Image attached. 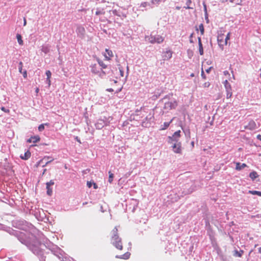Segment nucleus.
<instances>
[{"label":"nucleus","instance_id":"nucleus-1","mask_svg":"<svg viewBox=\"0 0 261 261\" xmlns=\"http://www.w3.org/2000/svg\"><path fill=\"white\" fill-rule=\"evenodd\" d=\"M7 231L10 235L15 237L22 244L27 246L34 254L39 256L40 261H45L44 248L50 250L60 259H62V261L67 260L66 257H63L64 251L46 238L43 240V243H41L36 238L32 243H30L28 235L23 232L14 230L11 228H9Z\"/></svg>","mask_w":261,"mask_h":261},{"label":"nucleus","instance_id":"nucleus-2","mask_svg":"<svg viewBox=\"0 0 261 261\" xmlns=\"http://www.w3.org/2000/svg\"><path fill=\"white\" fill-rule=\"evenodd\" d=\"M111 243L118 249L122 250L123 246L121 239L118 235V229L115 227L112 231Z\"/></svg>","mask_w":261,"mask_h":261},{"label":"nucleus","instance_id":"nucleus-3","mask_svg":"<svg viewBox=\"0 0 261 261\" xmlns=\"http://www.w3.org/2000/svg\"><path fill=\"white\" fill-rule=\"evenodd\" d=\"M13 226L19 229L25 231L33 227V225L24 220H16L13 222Z\"/></svg>","mask_w":261,"mask_h":261},{"label":"nucleus","instance_id":"nucleus-4","mask_svg":"<svg viewBox=\"0 0 261 261\" xmlns=\"http://www.w3.org/2000/svg\"><path fill=\"white\" fill-rule=\"evenodd\" d=\"M145 39L152 44H160L163 42L164 38L160 35H153L152 33L150 36H146Z\"/></svg>","mask_w":261,"mask_h":261},{"label":"nucleus","instance_id":"nucleus-5","mask_svg":"<svg viewBox=\"0 0 261 261\" xmlns=\"http://www.w3.org/2000/svg\"><path fill=\"white\" fill-rule=\"evenodd\" d=\"M54 160V159L50 156H45L42 159L39 160L36 164V166L39 167L41 166L42 167H44L49 163H51Z\"/></svg>","mask_w":261,"mask_h":261},{"label":"nucleus","instance_id":"nucleus-6","mask_svg":"<svg viewBox=\"0 0 261 261\" xmlns=\"http://www.w3.org/2000/svg\"><path fill=\"white\" fill-rule=\"evenodd\" d=\"M181 131L178 130L174 133L172 136H169L168 137V143L170 144H173L174 143H180L179 139L181 137L180 135Z\"/></svg>","mask_w":261,"mask_h":261},{"label":"nucleus","instance_id":"nucleus-7","mask_svg":"<svg viewBox=\"0 0 261 261\" xmlns=\"http://www.w3.org/2000/svg\"><path fill=\"white\" fill-rule=\"evenodd\" d=\"M177 106V102L175 99H173L170 101H166L163 107L164 110L169 111L175 109Z\"/></svg>","mask_w":261,"mask_h":261},{"label":"nucleus","instance_id":"nucleus-8","mask_svg":"<svg viewBox=\"0 0 261 261\" xmlns=\"http://www.w3.org/2000/svg\"><path fill=\"white\" fill-rule=\"evenodd\" d=\"M106 117H105V119H98L97 122L95 124L96 128L97 129H101L105 125H107L108 124V122L106 120Z\"/></svg>","mask_w":261,"mask_h":261},{"label":"nucleus","instance_id":"nucleus-9","mask_svg":"<svg viewBox=\"0 0 261 261\" xmlns=\"http://www.w3.org/2000/svg\"><path fill=\"white\" fill-rule=\"evenodd\" d=\"M195 187L194 186H190L188 184L185 185L182 193L185 195L191 194L195 190Z\"/></svg>","mask_w":261,"mask_h":261},{"label":"nucleus","instance_id":"nucleus-10","mask_svg":"<svg viewBox=\"0 0 261 261\" xmlns=\"http://www.w3.org/2000/svg\"><path fill=\"white\" fill-rule=\"evenodd\" d=\"M85 32V28L82 26H78L76 29V33L77 36L81 38H84Z\"/></svg>","mask_w":261,"mask_h":261},{"label":"nucleus","instance_id":"nucleus-11","mask_svg":"<svg viewBox=\"0 0 261 261\" xmlns=\"http://www.w3.org/2000/svg\"><path fill=\"white\" fill-rule=\"evenodd\" d=\"M172 147L173 148V150L175 153H180L181 151V143H174L172 144Z\"/></svg>","mask_w":261,"mask_h":261},{"label":"nucleus","instance_id":"nucleus-12","mask_svg":"<svg viewBox=\"0 0 261 261\" xmlns=\"http://www.w3.org/2000/svg\"><path fill=\"white\" fill-rule=\"evenodd\" d=\"M172 51L170 50L166 51L163 54L162 58L163 60H168L172 58Z\"/></svg>","mask_w":261,"mask_h":261},{"label":"nucleus","instance_id":"nucleus-13","mask_svg":"<svg viewBox=\"0 0 261 261\" xmlns=\"http://www.w3.org/2000/svg\"><path fill=\"white\" fill-rule=\"evenodd\" d=\"M217 41L220 48L223 50L224 46L225 45L224 43H223V35H219L217 38Z\"/></svg>","mask_w":261,"mask_h":261},{"label":"nucleus","instance_id":"nucleus-14","mask_svg":"<svg viewBox=\"0 0 261 261\" xmlns=\"http://www.w3.org/2000/svg\"><path fill=\"white\" fill-rule=\"evenodd\" d=\"M246 167H247V165L245 163L241 164L240 162H237L235 169L237 171H240Z\"/></svg>","mask_w":261,"mask_h":261},{"label":"nucleus","instance_id":"nucleus-15","mask_svg":"<svg viewBox=\"0 0 261 261\" xmlns=\"http://www.w3.org/2000/svg\"><path fill=\"white\" fill-rule=\"evenodd\" d=\"M31 155V153L30 150H28L25 151L23 155H20V158L23 160H28Z\"/></svg>","mask_w":261,"mask_h":261},{"label":"nucleus","instance_id":"nucleus-16","mask_svg":"<svg viewBox=\"0 0 261 261\" xmlns=\"http://www.w3.org/2000/svg\"><path fill=\"white\" fill-rule=\"evenodd\" d=\"M130 255V253L128 252H127L121 255H116L115 257L117 258H120V259H127L129 258Z\"/></svg>","mask_w":261,"mask_h":261},{"label":"nucleus","instance_id":"nucleus-17","mask_svg":"<svg viewBox=\"0 0 261 261\" xmlns=\"http://www.w3.org/2000/svg\"><path fill=\"white\" fill-rule=\"evenodd\" d=\"M198 46H199V52L200 55H203L204 54L203 45L202 44L201 38L200 37H198Z\"/></svg>","mask_w":261,"mask_h":261},{"label":"nucleus","instance_id":"nucleus-18","mask_svg":"<svg viewBox=\"0 0 261 261\" xmlns=\"http://www.w3.org/2000/svg\"><path fill=\"white\" fill-rule=\"evenodd\" d=\"M106 53H107V54L105 55V57L108 60H109L110 59V57L113 56V52L110 49H106Z\"/></svg>","mask_w":261,"mask_h":261},{"label":"nucleus","instance_id":"nucleus-19","mask_svg":"<svg viewBox=\"0 0 261 261\" xmlns=\"http://www.w3.org/2000/svg\"><path fill=\"white\" fill-rule=\"evenodd\" d=\"M173 119H171L169 122H165L164 123L163 125L161 126L160 130H165L170 125V123L172 122Z\"/></svg>","mask_w":261,"mask_h":261},{"label":"nucleus","instance_id":"nucleus-20","mask_svg":"<svg viewBox=\"0 0 261 261\" xmlns=\"http://www.w3.org/2000/svg\"><path fill=\"white\" fill-rule=\"evenodd\" d=\"M258 175L257 173L255 171H253L249 174V177L252 179V180H254L257 177H258Z\"/></svg>","mask_w":261,"mask_h":261},{"label":"nucleus","instance_id":"nucleus-21","mask_svg":"<svg viewBox=\"0 0 261 261\" xmlns=\"http://www.w3.org/2000/svg\"><path fill=\"white\" fill-rule=\"evenodd\" d=\"M244 253V251L243 250H240L238 251V250H235L234 251V253L233 254V256L235 257H242L243 254Z\"/></svg>","mask_w":261,"mask_h":261},{"label":"nucleus","instance_id":"nucleus-22","mask_svg":"<svg viewBox=\"0 0 261 261\" xmlns=\"http://www.w3.org/2000/svg\"><path fill=\"white\" fill-rule=\"evenodd\" d=\"M91 72L93 73L96 74H98L99 73V70L97 69L96 64H94L91 66Z\"/></svg>","mask_w":261,"mask_h":261},{"label":"nucleus","instance_id":"nucleus-23","mask_svg":"<svg viewBox=\"0 0 261 261\" xmlns=\"http://www.w3.org/2000/svg\"><path fill=\"white\" fill-rule=\"evenodd\" d=\"M16 37L19 44L20 45H22L23 44V41L22 40L21 35L19 34H17Z\"/></svg>","mask_w":261,"mask_h":261},{"label":"nucleus","instance_id":"nucleus-24","mask_svg":"<svg viewBox=\"0 0 261 261\" xmlns=\"http://www.w3.org/2000/svg\"><path fill=\"white\" fill-rule=\"evenodd\" d=\"M199 30V31L200 32L201 35H203L204 34V28L203 24L202 23H201L199 25V28H196V30L197 32H198Z\"/></svg>","mask_w":261,"mask_h":261},{"label":"nucleus","instance_id":"nucleus-25","mask_svg":"<svg viewBox=\"0 0 261 261\" xmlns=\"http://www.w3.org/2000/svg\"><path fill=\"white\" fill-rule=\"evenodd\" d=\"M49 125V124L48 123L41 124L38 126V130L39 132H42L45 128V126H48Z\"/></svg>","mask_w":261,"mask_h":261},{"label":"nucleus","instance_id":"nucleus-26","mask_svg":"<svg viewBox=\"0 0 261 261\" xmlns=\"http://www.w3.org/2000/svg\"><path fill=\"white\" fill-rule=\"evenodd\" d=\"M223 84L226 90L231 89V86L227 80L224 82Z\"/></svg>","mask_w":261,"mask_h":261},{"label":"nucleus","instance_id":"nucleus-27","mask_svg":"<svg viewBox=\"0 0 261 261\" xmlns=\"http://www.w3.org/2000/svg\"><path fill=\"white\" fill-rule=\"evenodd\" d=\"M172 96H173L172 93H170L168 95H166L161 100V101H163L164 100H165L166 99H168V101H170L171 100H172L171 99V97H172Z\"/></svg>","mask_w":261,"mask_h":261},{"label":"nucleus","instance_id":"nucleus-28","mask_svg":"<svg viewBox=\"0 0 261 261\" xmlns=\"http://www.w3.org/2000/svg\"><path fill=\"white\" fill-rule=\"evenodd\" d=\"M32 139H33V143H38L40 141V137L38 135L32 136Z\"/></svg>","mask_w":261,"mask_h":261},{"label":"nucleus","instance_id":"nucleus-29","mask_svg":"<svg viewBox=\"0 0 261 261\" xmlns=\"http://www.w3.org/2000/svg\"><path fill=\"white\" fill-rule=\"evenodd\" d=\"M191 4H192L191 0H187L186 3L187 6H185L184 7V8H185L186 9H193V7H192L190 6V5Z\"/></svg>","mask_w":261,"mask_h":261},{"label":"nucleus","instance_id":"nucleus-30","mask_svg":"<svg viewBox=\"0 0 261 261\" xmlns=\"http://www.w3.org/2000/svg\"><path fill=\"white\" fill-rule=\"evenodd\" d=\"M248 193L261 196V192L258 191H249Z\"/></svg>","mask_w":261,"mask_h":261},{"label":"nucleus","instance_id":"nucleus-31","mask_svg":"<svg viewBox=\"0 0 261 261\" xmlns=\"http://www.w3.org/2000/svg\"><path fill=\"white\" fill-rule=\"evenodd\" d=\"M49 48L47 46H42L41 50L42 52L44 53L45 54H47L49 51Z\"/></svg>","mask_w":261,"mask_h":261},{"label":"nucleus","instance_id":"nucleus-32","mask_svg":"<svg viewBox=\"0 0 261 261\" xmlns=\"http://www.w3.org/2000/svg\"><path fill=\"white\" fill-rule=\"evenodd\" d=\"M101 71H99V73H98L99 74V76L102 78L103 77L104 75H106V74H109V72H107V71L106 70H102V69H101Z\"/></svg>","mask_w":261,"mask_h":261},{"label":"nucleus","instance_id":"nucleus-33","mask_svg":"<svg viewBox=\"0 0 261 261\" xmlns=\"http://www.w3.org/2000/svg\"><path fill=\"white\" fill-rule=\"evenodd\" d=\"M151 125V123L150 122H146L144 120H143L142 122V124L141 125L143 126V127H149Z\"/></svg>","mask_w":261,"mask_h":261},{"label":"nucleus","instance_id":"nucleus-34","mask_svg":"<svg viewBox=\"0 0 261 261\" xmlns=\"http://www.w3.org/2000/svg\"><path fill=\"white\" fill-rule=\"evenodd\" d=\"M109 180H108V181L111 184L113 180V178H114V174L113 173H112L111 171H109Z\"/></svg>","mask_w":261,"mask_h":261},{"label":"nucleus","instance_id":"nucleus-35","mask_svg":"<svg viewBox=\"0 0 261 261\" xmlns=\"http://www.w3.org/2000/svg\"><path fill=\"white\" fill-rule=\"evenodd\" d=\"M184 132L185 133V136L186 137L190 138V129H187L186 130H184L183 128H182Z\"/></svg>","mask_w":261,"mask_h":261},{"label":"nucleus","instance_id":"nucleus-36","mask_svg":"<svg viewBox=\"0 0 261 261\" xmlns=\"http://www.w3.org/2000/svg\"><path fill=\"white\" fill-rule=\"evenodd\" d=\"M153 118V116L152 115H151L150 114H149V115L147 116L143 120H144L146 122H150L151 120Z\"/></svg>","mask_w":261,"mask_h":261},{"label":"nucleus","instance_id":"nucleus-37","mask_svg":"<svg viewBox=\"0 0 261 261\" xmlns=\"http://www.w3.org/2000/svg\"><path fill=\"white\" fill-rule=\"evenodd\" d=\"M232 91V89L226 90L227 98H229L231 97V96H232V91Z\"/></svg>","mask_w":261,"mask_h":261},{"label":"nucleus","instance_id":"nucleus-38","mask_svg":"<svg viewBox=\"0 0 261 261\" xmlns=\"http://www.w3.org/2000/svg\"><path fill=\"white\" fill-rule=\"evenodd\" d=\"M230 33H228L226 37H225V41H224V44L225 45H226L227 44V42H228V40H229L230 39Z\"/></svg>","mask_w":261,"mask_h":261},{"label":"nucleus","instance_id":"nucleus-39","mask_svg":"<svg viewBox=\"0 0 261 261\" xmlns=\"http://www.w3.org/2000/svg\"><path fill=\"white\" fill-rule=\"evenodd\" d=\"M230 2L233 3L236 5H241L242 0H229Z\"/></svg>","mask_w":261,"mask_h":261},{"label":"nucleus","instance_id":"nucleus-40","mask_svg":"<svg viewBox=\"0 0 261 261\" xmlns=\"http://www.w3.org/2000/svg\"><path fill=\"white\" fill-rule=\"evenodd\" d=\"M22 67H23V63L22 62H19V64H18V70H19V72H22L23 70L22 69Z\"/></svg>","mask_w":261,"mask_h":261},{"label":"nucleus","instance_id":"nucleus-41","mask_svg":"<svg viewBox=\"0 0 261 261\" xmlns=\"http://www.w3.org/2000/svg\"><path fill=\"white\" fill-rule=\"evenodd\" d=\"M118 66H119L118 68L119 70L120 76L123 77L124 76V71H123V68L120 65H119Z\"/></svg>","mask_w":261,"mask_h":261},{"label":"nucleus","instance_id":"nucleus-42","mask_svg":"<svg viewBox=\"0 0 261 261\" xmlns=\"http://www.w3.org/2000/svg\"><path fill=\"white\" fill-rule=\"evenodd\" d=\"M46 189H47V191H46L47 194L49 196L51 195V194L53 193L52 189L50 187L46 188Z\"/></svg>","mask_w":261,"mask_h":261},{"label":"nucleus","instance_id":"nucleus-43","mask_svg":"<svg viewBox=\"0 0 261 261\" xmlns=\"http://www.w3.org/2000/svg\"><path fill=\"white\" fill-rule=\"evenodd\" d=\"M99 66L101 67V69H106L107 68V66L102 61L101 63H99Z\"/></svg>","mask_w":261,"mask_h":261},{"label":"nucleus","instance_id":"nucleus-44","mask_svg":"<svg viewBox=\"0 0 261 261\" xmlns=\"http://www.w3.org/2000/svg\"><path fill=\"white\" fill-rule=\"evenodd\" d=\"M54 185V181L53 180H50L49 182H48L46 184V188L50 187V186H52Z\"/></svg>","mask_w":261,"mask_h":261},{"label":"nucleus","instance_id":"nucleus-45","mask_svg":"<svg viewBox=\"0 0 261 261\" xmlns=\"http://www.w3.org/2000/svg\"><path fill=\"white\" fill-rule=\"evenodd\" d=\"M45 74L47 76V79H50L51 77V72H50V70H47L45 72Z\"/></svg>","mask_w":261,"mask_h":261},{"label":"nucleus","instance_id":"nucleus-46","mask_svg":"<svg viewBox=\"0 0 261 261\" xmlns=\"http://www.w3.org/2000/svg\"><path fill=\"white\" fill-rule=\"evenodd\" d=\"M249 126L250 127V129L254 128L255 126V122L253 121H250L249 122Z\"/></svg>","mask_w":261,"mask_h":261},{"label":"nucleus","instance_id":"nucleus-47","mask_svg":"<svg viewBox=\"0 0 261 261\" xmlns=\"http://www.w3.org/2000/svg\"><path fill=\"white\" fill-rule=\"evenodd\" d=\"M1 109L2 111H3V112H4L5 113H9V112H10V110L9 109H6L4 107H2Z\"/></svg>","mask_w":261,"mask_h":261},{"label":"nucleus","instance_id":"nucleus-48","mask_svg":"<svg viewBox=\"0 0 261 261\" xmlns=\"http://www.w3.org/2000/svg\"><path fill=\"white\" fill-rule=\"evenodd\" d=\"M92 182H94V181H88L87 182V186L88 188H91L92 185H93V184Z\"/></svg>","mask_w":261,"mask_h":261},{"label":"nucleus","instance_id":"nucleus-49","mask_svg":"<svg viewBox=\"0 0 261 261\" xmlns=\"http://www.w3.org/2000/svg\"><path fill=\"white\" fill-rule=\"evenodd\" d=\"M20 73L22 74L24 78H26L27 77V71L26 70H24L22 71V72Z\"/></svg>","mask_w":261,"mask_h":261},{"label":"nucleus","instance_id":"nucleus-50","mask_svg":"<svg viewBox=\"0 0 261 261\" xmlns=\"http://www.w3.org/2000/svg\"><path fill=\"white\" fill-rule=\"evenodd\" d=\"M201 77H202V79H203L204 80L206 79V77L205 74H204V72L202 68V70H201Z\"/></svg>","mask_w":261,"mask_h":261},{"label":"nucleus","instance_id":"nucleus-51","mask_svg":"<svg viewBox=\"0 0 261 261\" xmlns=\"http://www.w3.org/2000/svg\"><path fill=\"white\" fill-rule=\"evenodd\" d=\"M203 5L204 14H208L206 4L204 3H203Z\"/></svg>","mask_w":261,"mask_h":261},{"label":"nucleus","instance_id":"nucleus-52","mask_svg":"<svg viewBox=\"0 0 261 261\" xmlns=\"http://www.w3.org/2000/svg\"><path fill=\"white\" fill-rule=\"evenodd\" d=\"M45 82H46V84H47L48 85V87H49L50 86L51 81H50V79L46 78Z\"/></svg>","mask_w":261,"mask_h":261},{"label":"nucleus","instance_id":"nucleus-53","mask_svg":"<svg viewBox=\"0 0 261 261\" xmlns=\"http://www.w3.org/2000/svg\"><path fill=\"white\" fill-rule=\"evenodd\" d=\"M204 17H205V19L206 21V23H208L209 22V19H208V14H204Z\"/></svg>","mask_w":261,"mask_h":261},{"label":"nucleus","instance_id":"nucleus-54","mask_svg":"<svg viewBox=\"0 0 261 261\" xmlns=\"http://www.w3.org/2000/svg\"><path fill=\"white\" fill-rule=\"evenodd\" d=\"M161 0H152L151 3L153 4H159Z\"/></svg>","mask_w":261,"mask_h":261},{"label":"nucleus","instance_id":"nucleus-55","mask_svg":"<svg viewBox=\"0 0 261 261\" xmlns=\"http://www.w3.org/2000/svg\"><path fill=\"white\" fill-rule=\"evenodd\" d=\"M194 33H192L190 36V42L192 43H193V40L192 39Z\"/></svg>","mask_w":261,"mask_h":261},{"label":"nucleus","instance_id":"nucleus-56","mask_svg":"<svg viewBox=\"0 0 261 261\" xmlns=\"http://www.w3.org/2000/svg\"><path fill=\"white\" fill-rule=\"evenodd\" d=\"M102 14V12L101 11H100V10H97L96 11V12H95V14L96 15H99Z\"/></svg>","mask_w":261,"mask_h":261},{"label":"nucleus","instance_id":"nucleus-57","mask_svg":"<svg viewBox=\"0 0 261 261\" xmlns=\"http://www.w3.org/2000/svg\"><path fill=\"white\" fill-rule=\"evenodd\" d=\"M212 68H213L212 67H209L208 69L205 70L206 72L207 73H209L211 72Z\"/></svg>","mask_w":261,"mask_h":261},{"label":"nucleus","instance_id":"nucleus-58","mask_svg":"<svg viewBox=\"0 0 261 261\" xmlns=\"http://www.w3.org/2000/svg\"><path fill=\"white\" fill-rule=\"evenodd\" d=\"M92 184H93V185H92V186H93V188H94V189H97L98 188V186H97V185L96 183H95L94 182H92Z\"/></svg>","mask_w":261,"mask_h":261},{"label":"nucleus","instance_id":"nucleus-59","mask_svg":"<svg viewBox=\"0 0 261 261\" xmlns=\"http://www.w3.org/2000/svg\"><path fill=\"white\" fill-rule=\"evenodd\" d=\"M113 14L115 15L120 16V15L117 13V11L116 10H113Z\"/></svg>","mask_w":261,"mask_h":261},{"label":"nucleus","instance_id":"nucleus-60","mask_svg":"<svg viewBox=\"0 0 261 261\" xmlns=\"http://www.w3.org/2000/svg\"><path fill=\"white\" fill-rule=\"evenodd\" d=\"M33 139H32V136L29 139L27 140V142L28 143H33Z\"/></svg>","mask_w":261,"mask_h":261},{"label":"nucleus","instance_id":"nucleus-61","mask_svg":"<svg viewBox=\"0 0 261 261\" xmlns=\"http://www.w3.org/2000/svg\"><path fill=\"white\" fill-rule=\"evenodd\" d=\"M210 85V84L208 82L205 83L204 84V87H208Z\"/></svg>","mask_w":261,"mask_h":261},{"label":"nucleus","instance_id":"nucleus-62","mask_svg":"<svg viewBox=\"0 0 261 261\" xmlns=\"http://www.w3.org/2000/svg\"><path fill=\"white\" fill-rule=\"evenodd\" d=\"M256 138H257L258 140L261 141V135H260V134L257 135V136H256Z\"/></svg>","mask_w":261,"mask_h":261},{"label":"nucleus","instance_id":"nucleus-63","mask_svg":"<svg viewBox=\"0 0 261 261\" xmlns=\"http://www.w3.org/2000/svg\"><path fill=\"white\" fill-rule=\"evenodd\" d=\"M106 91L108 92H113L114 90L112 88H108L106 89Z\"/></svg>","mask_w":261,"mask_h":261},{"label":"nucleus","instance_id":"nucleus-64","mask_svg":"<svg viewBox=\"0 0 261 261\" xmlns=\"http://www.w3.org/2000/svg\"><path fill=\"white\" fill-rule=\"evenodd\" d=\"M122 87H121V88L118 89V90H117L116 91V93H118L120 92H121V91L122 90Z\"/></svg>","mask_w":261,"mask_h":261}]
</instances>
